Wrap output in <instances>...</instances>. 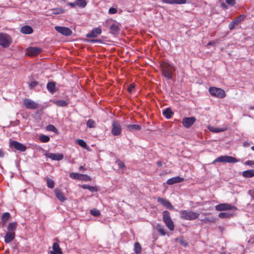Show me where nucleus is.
I'll use <instances>...</instances> for the list:
<instances>
[{
	"instance_id": "obj_1",
	"label": "nucleus",
	"mask_w": 254,
	"mask_h": 254,
	"mask_svg": "<svg viewBox=\"0 0 254 254\" xmlns=\"http://www.w3.org/2000/svg\"><path fill=\"white\" fill-rule=\"evenodd\" d=\"M180 217L185 220H193L197 219L199 214L191 210H181L179 211Z\"/></svg>"
},
{
	"instance_id": "obj_2",
	"label": "nucleus",
	"mask_w": 254,
	"mask_h": 254,
	"mask_svg": "<svg viewBox=\"0 0 254 254\" xmlns=\"http://www.w3.org/2000/svg\"><path fill=\"white\" fill-rule=\"evenodd\" d=\"M163 75L168 79H171L173 77L174 67L170 64L164 63L161 64Z\"/></svg>"
},
{
	"instance_id": "obj_3",
	"label": "nucleus",
	"mask_w": 254,
	"mask_h": 254,
	"mask_svg": "<svg viewBox=\"0 0 254 254\" xmlns=\"http://www.w3.org/2000/svg\"><path fill=\"white\" fill-rule=\"evenodd\" d=\"M162 215L163 221L166 226L170 231H173L175 228V226L171 218L170 212L167 210L164 211L162 212Z\"/></svg>"
},
{
	"instance_id": "obj_4",
	"label": "nucleus",
	"mask_w": 254,
	"mask_h": 254,
	"mask_svg": "<svg viewBox=\"0 0 254 254\" xmlns=\"http://www.w3.org/2000/svg\"><path fill=\"white\" fill-rule=\"evenodd\" d=\"M239 160L236 158L227 155L220 156L215 159L213 162L212 164H215L216 162H223V163H234L239 162Z\"/></svg>"
},
{
	"instance_id": "obj_5",
	"label": "nucleus",
	"mask_w": 254,
	"mask_h": 254,
	"mask_svg": "<svg viewBox=\"0 0 254 254\" xmlns=\"http://www.w3.org/2000/svg\"><path fill=\"white\" fill-rule=\"evenodd\" d=\"M12 42L11 37L5 33H0V45L3 47L6 48L9 46Z\"/></svg>"
},
{
	"instance_id": "obj_6",
	"label": "nucleus",
	"mask_w": 254,
	"mask_h": 254,
	"mask_svg": "<svg viewBox=\"0 0 254 254\" xmlns=\"http://www.w3.org/2000/svg\"><path fill=\"white\" fill-rule=\"evenodd\" d=\"M209 92L212 96L219 98H223L226 96L225 91L218 87H211L209 89Z\"/></svg>"
},
{
	"instance_id": "obj_7",
	"label": "nucleus",
	"mask_w": 254,
	"mask_h": 254,
	"mask_svg": "<svg viewBox=\"0 0 254 254\" xmlns=\"http://www.w3.org/2000/svg\"><path fill=\"white\" fill-rule=\"evenodd\" d=\"M246 17V15L244 14L240 15L239 16L236 17L234 18L233 21L230 23L229 25V29L230 30H232L235 28V27L240 23H241L243 21H244Z\"/></svg>"
},
{
	"instance_id": "obj_8",
	"label": "nucleus",
	"mask_w": 254,
	"mask_h": 254,
	"mask_svg": "<svg viewBox=\"0 0 254 254\" xmlns=\"http://www.w3.org/2000/svg\"><path fill=\"white\" fill-rule=\"evenodd\" d=\"M215 207V209L219 211L237 209L235 206L229 203H220L216 205Z\"/></svg>"
},
{
	"instance_id": "obj_9",
	"label": "nucleus",
	"mask_w": 254,
	"mask_h": 254,
	"mask_svg": "<svg viewBox=\"0 0 254 254\" xmlns=\"http://www.w3.org/2000/svg\"><path fill=\"white\" fill-rule=\"evenodd\" d=\"M122 128L118 122L113 121L112 123V133L115 136H117L121 133Z\"/></svg>"
},
{
	"instance_id": "obj_10",
	"label": "nucleus",
	"mask_w": 254,
	"mask_h": 254,
	"mask_svg": "<svg viewBox=\"0 0 254 254\" xmlns=\"http://www.w3.org/2000/svg\"><path fill=\"white\" fill-rule=\"evenodd\" d=\"M196 121L194 117H186L183 119L182 125L186 128H190Z\"/></svg>"
},
{
	"instance_id": "obj_11",
	"label": "nucleus",
	"mask_w": 254,
	"mask_h": 254,
	"mask_svg": "<svg viewBox=\"0 0 254 254\" xmlns=\"http://www.w3.org/2000/svg\"><path fill=\"white\" fill-rule=\"evenodd\" d=\"M23 104L27 109H36L38 108V104L30 99H25Z\"/></svg>"
},
{
	"instance_id": "obj_12",
	"label": "nucleus",
	"mask_w": 254,
	"mask_h": 254,
	"mask_svg": "<svg viewBox=\"0 0 254 254\" xmlns=\"http://www.w3.org/2000/svg\"><path fill=\"white\" fill-rule=\"evenodd\" d=\"M55 28L57 32L64 36H70L72 34L71 30L68 27L57 26Z\"/></svg>"
},
{
	"instance_id": "obj_13",
	"label": "nucleus",
	"mask_w": 254,
	"mask_h": 254,
	"mask_svg": "<svg viewBox=\"0 0 254 254\" xmlns=\"http://www.w3.org/2000/svg\"><path fill=\"white\" fill-rule=\"evenodd\" d=\"M10 146L14 148L17 150H19L21 152L25 151L26 149V146L24 144L16 141H12L10 142Z\"/></svg>"
},
{
	"instance_id": "obj_14",
	"label": "nucleus",
	"mask_w": 254,
	"mask_h": 254,
	"mask_svg": "<svg viewBox=\"0 0 254 254\" xmlns=\"http://www.w3.org/2000/svg\"><path fill=\"white\" fill-rule=\"evenodd\" d=\"M157 201L161 203L162 205L169 210L174 209V207L171 202L167 199L158 197H157Z\"/></svg>"
},
{
	"instance_id": "obj_15",
	"label": "nucleus",
	"mask_w": 254,
	"mask_h": 254,
	"mask_svg": "<svg viewBox=\"0 0 254 254\" xmlns=\"http://www.w3.org/2000/svg\"><path fill=\"white\" fill-rule=\"evenodd\" d=\"M45 156L53 160L56 161H60L64 158V155L61 153L55 154L53 153H47L45 154Z\"/></svg>"
},
{
	"instance_id": "obj_16",
	"label": "nucleus",
	"mask_w": 254,
	"mask_h": 254,
	"mask_svg": "<svg viewBox=\"0 0 254 254\" xmlns=\"http://www.w3.org/2000/svg\"><path fill=\"white\" fill-rule=\"evenodd\" d=\"M27 51V53L29 55L31 56H34L38 55L39 54H40L42 51V49L40 48L32 47L28 48Z\"/></svg>"
},
{
	"instance_id": "obj_17",
	"label": "nucleus",
	"mask_w": 254,
	"mask_h": 254,
	"mask_svg": "<svg viewBox=\"0 0 254 254\" xmlns=\"http://www.w3.org/2000/svg\"><path fill=\"white\" fill-rule=\"evenodd\" d=\"M102 32V30L100 28H95L86 34V37L88 38H94L97 37Z\"/></svg>"
},
{
	"instance_id": "obj_18",
	"label": "nucleus",
	"mask_w": 254,
	"mask_h": 254,
	"mask_svg": "<svg viewBox=\"0 0 254 254\" xmlns=\"http://www.w3.org/2000/svg\"><path fill=\"white\" fill-rule=\"evenodd\" d=\"M55 193L57 198L62 202L64 201L67 199L64 193L59 189L55 190Z\"/></svg>"
},
{
	"instance_id": "obj_19",
	"label": "nucleus",
	"mask_w": 254,
	"mask_h": 254,
	"mask_svg": "<svg viewBox=\"0 0 254 254\" xmlns=\"http://www.w3.org/2000/svg\"><path fill=\"white\" fill-rule=\"evenodd\" d=\"M52 248L53 250L50 252L51 254H63L62 249L58 243H54Z\"/></svg>"
},
{
	"instance_id": "obj_20",
	"label": "nucleus",
	"mask_w": 254,
	"mask_h": 254,
	"mask_svg": "<svg viewBox=\"0 0 254 254\" xmlns=\"http://www.w3.org/2000/svg\"><path fill=\"white\" fill-rule=\"evenodd\" d=\"M184 178H181L179 176L173 177L168 179L167 181V184L169 185H172L176 183H179L184 181Z\"/></svg>"
},
{
	"instance_id": "obj_21",
	"label": "nucleus",
	"mask_w": 254,
	"mask_h": 254,
	"mask_svg": "<svg viewBox=\"0 0 254 254\" xmlns=\"http://www.w3.org/2000/svg\"><path fill=\"white\" fill-rule=\"evenodd\" d=\"M15 237V233H10L6 232L4 237V241L6 244H8L11 242Z\"/></svg>"
},
{
	"instance_id": "obj_22",
	"label": "nucleus",
	"mask_w": 254,
	"mask_h": 254,
	"mask_svg": "<svg viewBox=\"0 0 254 254\" xmlns=\"http://www.w3.org/2000/svg\"><path fill=\"white\" fill-rule=\"evenodd\" d=\"M17 227V224L16 222H10L8 224L7 229L8 233H15V230Z\"/></svg>"
},
{
	"instance_id": "obj_23",
	"label": "nucleus",
	"mask_w": 254,
	"mask_h": 254,
	"mask_svg": "<svg viewBox=\"0 0 254 254\" xmlns=\"http://www.w3.org/2000/svg\"><path fill=\"white\" fill-rule=\"evenodd\" d=\"M162 2L170 4H182L187 3V0H163Z\"/></svg>"
},
{
	"instance_id": "obj_24",
	"label": "nucleus",
	"mask_w": 254,
	"mask_h": 254,
	"mask_svg": "<svg viewBox=\"0 0 254 254\" xmlns=\"http://www.w3.org/2000/svg\"><path fill=\"white\" fill-rule=\"evenodd\" d=\"M208 128L211 132L218 133L226 130L227 129V127L226 126H224L220 128L209 126Z\"/></svg>"
},
{
	"instance_id": "obj_25",
	"label": "nucleus",
	"mask_w": 254,
	"mask_h": 254,
	"mask_svg": "<svg viewBox=\"0 0 254 254\" xmlns=\"http://www.w3.org/2000/svg\"><path fill=\"white\" fill-rule=\"evenodd\" d=\"M69 177L73 179L82 180L84 177H88V176L77 173L72 172L69 174Z\"/></svg>"
},
{
	"instance_id": "obj_26",
	"label": "nucleus",
	"mask_w": 254,
	"mask_h": 254,
	"mask_svg": "<svg viewBox=\"0 0 254 254\" xmlns=\"http://www.w3.org/2000/svg\"><path fill=\"white\" fill-rule=\"evenodd\" d=\"M33 31L32 27L28 25L23 26L20 28V32L25 34H31Z\"/></svg>"
},
{
	"instance_id": "obj_27",
	"label": "nucleus",
	"mask_w": 254,
	"mask_h": 254,
	"mask_svg": "<svg viewBox=\"0 0 254 254\" xmlns=\"http://www.w3.org/2000/svg\"><path fill=\"white\" fill-rule=\"evenodd\" d=\"M10 217V214L8 212L4 213L2 216L1 218V224L2 226L4 227L6 225L7 220L9 219Z\"/></svg>"
},
{
	"instance_id": "obj_28",
	"label": "nucleus",
	"mask_w": 254,
	"mask_h": 254,
	"mask_svg": "<svg viewBox=\"0 0 254 254\" xmlns=\"http://www.w3.org/2000/svg\"><path fill=\"white\" fill-rule=\"evenodd\" d=\"M141 129V126L138 125H128L127 126V129L129 131H138Z\"/></svg>"
},
{
	"instance_id": "obj_29",
	"label": "nucleus",
	"mask_w": 254,
	"mask_h": 254,
	"mask_svg": "<svg viewBox=\"0 0 254 254\" xmlns=\"http://www.w3.org/2000/svg\"><path fill=\"white\" fill-rule=\"evenodd\" d=\"M244 178H250L254 177V169L248 170L242 172Z\"/></svg>"
},
{
	"instance_id": "obj_30",
	"label": "nucleus",
	"mask_w": 254,
	"mask_h": 254,
	"mask_svg": "<svg viewBox=\"0 0 254 254\" xmlns=\"http://www.w3.org/2000/svg\"><path fill=\"white\" fill-rule=\"evenodd\" d=\"M55 104H56L58 106L60 107H65L67 106L69 103V101L68 100H56L54 102Z\"/></svg>"
},
{
	"instance_id": "obj_31",
	"label": "nucleus",
	"mask_w": 254,
	"mask_h": 254,
	"mask_svg": "<svg viewBox=\"0 0 254 254\" xmlns=\"http://www.w3.org/2000/svg\"><path fill=\"white\" fill-rule=\"evenodd\" d=\"M50 11L52 12L51 13V14H55V15L62 14L65 12L64 9L63 8H53V9H51Z\"/></svg>"
},
{
	"instance_id": "obj_32",
	"label": "nucleus",
	"mask_w": 254,
	"mask_h": 254,
	"mask_svg": "<svg viewBox=\"0 0 254 254\" xmlns=\"http://www.w3.org/2000/svg\"><path fill=\"white\" fill-rule=\"evenodd\" d=\"M111 32L113 34H116L118 33L119 30V27L117 23H114L110 26Z\"/></svg>"
},
{
	"instance_id": "obj_33",
	"label": "nucleus",
	"mask_w": 254,
	"mask_h": 254,
	"mask_svg": "<svg viewBox=\"0 0 254 254\" xmlns=\"http://www.w3.org/2000/svg\"><path fill=\"white\" fill-rule=\"evenodd\" d=\"M47 88L49 92L54 93L56 90V85L54 82H49L47 83Z\"/></svg>"
},
{
	"instance_id": "obj_34",
	"label": "nucleus",
	"mask_w": 254,
	"mask_h": 254,
	"mask_svg": "<svg viewBox=\"0 0 254 254\" xmlns=\"http://www.w3.org/2000/svg\"><path fill=\"white\" fill-rule=\"evenodd\" d=\"M173 114V113L170 108H167L163 112V116L168 119H170L172 117Z\"/></svg>"
},
{
	"instance_id": "obj_35",
	"label": "nucleus",
	"mask_w": 254,
	"mask_h": 254,
	"mask_svg": "<svg viewBox=\"0 0 254 254\" xmlns=\"http://www.w3.org/2000/svg\"><path fill=\"white\" fill-rule=\"evenodd\" d=\"M200 220L205 224L210 223H213L215 221V219L214 217H205L204 219H200Z\"/></svg>"
},
{
	"instance_id": "obj_36",
	"label": "nucleus",
	"mask_w": 254,
	"mask_h": 254,
	"mask_svg": "<svg viewBox=\"0 0 254 254\" xmlns=\"http://www.w3.org/2000/svg\"><path fill=\"white\" fill-rule=\"evenodd\" d=\"M134 251L135 254H139L141 252V247L138 242H136L134 245Z\"/></svg>"
},
{
	"instance_id": "obj_37",
	"label": "nucleus",
	"mask_w": 254,
	"mask_h": 254,
	"mask_svg": "<svg viewBox=\"0 0 254 254\" xmlns=\"http://www.w3.org/2000/svg\"><path fill=\"white\" fill-rule=\"evenodd\" d=\"M75 2L76 5L81 8H84L87 5V2L85 0H76Z\"/></svg>"
},
{
	"instance_id": "obj_38",
	"label": "nucleus",
	"mask_w": 254,
	"mask_h": 254,
	"mask_svg": "<svg viewBox=\"0 0 254 254\" xmlns=\"http://www.w3.org/2000/svg\"><path fill=\"white\" fill-rule=\"evenodd\" d=\"M39 139L42 142L46 143L50 140V137L47 135L42 134L39 136Z\"/></svg>"
},
{
	"instance_id": "obj_39",
	"label": "nucleus",
	"mask_w": 254,
	"mask_h": 254,
	"mask_svg": "<svg viewBox=\"0 0 254 254\" xmlns=\"http://www.w3.org/2000/svg\"><path fill=\"white\" fill-rule=\"evenodd\" d=\"M76 142L80 146L84 148H86L87 147V145L85 141L83 139H79L76 140Z\"/></svg>"
},
{
	"instance_id": "obj_40",
	"label": "nucleus",
	"mask_w": 254,
	"mask_h": 254,
	"mask_svg": "<svg viewBox=\"0 0 254 254\" xmlns=\"http://www.w3.org/2000/svg\"><path fill=\"white\" fill-rule=\"evenodd\" d=\"M46 179L47 180L48 187L50 189L54 188L55 186V182L54 181L49 178H47Z\"/></svg>"
},
{
	"instance_id": "obj_41",
	"label": "nucleus",
	"mask_w": 254,
	"mask_h": 254,
	"mask_svg": "<svg viewBox=\"0 0 254 254\" xmlns=\"http://www.w3.org/2000/svg\"><path fill=\"white\" fill-rule=\"evenodd\" d=\"M156 228L159 233L162 236L166 235V232L163 227L160 224H158L156 226Z\"/></svg>"
},
{
	"instance_id": "obj_42",
	"label": "nucleus",
	"mask_w": 254,
	"mask_h": 254,
	"mask_svg": "<svg viewBox=\"0 0 254 254\" xmlns=\"http://www.w3.org/2000/svg\"><path fill=\"white\" fill-rule=\"evenodd\" d=\"M46 129L48 131H52L55 133H57L58 131V130L56 128V127L54 125H49L47 126L46 127Z\"/></svg>"
},
{
	"instance_id": "obj_43",
	"label": "nucleus",
	"mask_w": 254,
	"mask_h": 254,
	"mask_svg": "<svg viewBox=\"0 0 254 254\" xmlns=\"http://www.w3.org/2000/svg\"><path fill=\"white\" fill-rule=\"evenodd\" d=\"M86 126L89 128H93L95 127V123L93 120L89 119L86 123Z\"/></svg>"
},
{
	"instance_id": "obj_44",
	"label": "nucleus",
	"mask_w": 254,
	"mask_h": 254,
	"mask_svg": "<svg viewBox=\"0 0 254 254\" xmlns=\"http://www.w3.org/2000/svg\"><path fill=\"white\" fill-rule=\"evenodd\" d=\"M82 188L85 189H87L92 192L97 191L96 187L93 186L84 185L83 186Z\"/></svg>"
},
{
	"instance_id": "obj_45",
	"label": "nucleus",
	"mask_w": 254,
	"mask_h": 254,
	"mask_svg": "<svg viewBox=\"0 0 254 254\" xmlns=\"http://www.w3.org/2000/svg\"><path fill=\"white\" fill-rule=\"evenodd\" d=\"M231 215L230 214L227 212H220L218 216L221 218H225L230 217Z\"/></svg>"
},
{
	"instance_id": "obj_46",
	"label": "nucleus",
	"mask_w": 254,
	"mask_h": 254,
	"mask_svg": "<svg viewBox=\"0 0 254 254\" xmlns=\"http://www.w3.org/2000/svg\"><path fill=\"white\" fill-rule=\"evenodd\" d=\"M116 163L119 166V168L122 169H125L126 168V166L124 163L120 160H117L116 161Z\"/></svg>"
},
{
	"instance_id": "obj_47",
	"label": "nucleus",
	"mask_w": 254,
	"mask_h": 254,
	"mask_svg": "<svg viewBox=\"0 0 254 254\" xmlns=\"http://www.w3.org/2000/svg\"><path fill=\"white\" fill-rule=\"evenodd\" d=\"M90 213L94 216H98L100 215V212L99 210L96 209H93L90 210Z\"/></svg>"
},
{
	"instance_id": "obj_48",
	"label": "nucleus",
	"mask_w": 254,
	"mask_h": 254,
	"mask_svg": "<svg viewBox=\"0 0 254 254\" xmlns=\"http://www.w3.org/2000/svg\"><path fill=\"white\" fill-rule=\"evenodd\" d=\"M245 164L250 166L251 167L254 168V161L248 160L245 162Z\"/></svg>"
},
{
	"instance_id": "obj_49",
	"label": "nucleus",
	"mask_w": 254,
	"mask_h": 254,
	"mask_svg": "<svg viewBox=\"0 0 254 254\" xmlns=\"http://www.w3.org/2000/svg\"><path fill=\"white\" fill-rule=\"evenodd\" d=\"M87 41L91 43H102V41L100 39H89L87 40Z\"/></svg>"
},
{
	"instance_id": "obj_50",
	"label": "nucleus",
	"mask_w": 254,
	"mask_h": 254,
	"mask_svg": "<svg viewBox=\"0 0 254 254\" xmlns=\"http://www.w3.org/2000/svg\"><path fill=\"white\" fill-rule=\"evenodd\" d=\"M226 2L229 5L233 6L236 3L235 0H226Z\"/></svg>"
},
{
	"instance_id": "obj_51",
	"label": "nucleus",
	"mask_w": 254,
	"mask_h": 254,
	"mask_svg": "<svg viewBox=\"0 0 254 254\" xmlns=\"http://www.w3.org/2000/svg\"><path fill=\"white\" fill-rule=\"evenodd\" d=\"M117 12V9L114 7H110L109 9V13L113 14Z\"/></svg>"
},
{
	"instance_id": "obj_52",
	"label": "nucleus",
	"mask_w": 254,
	"mask_h": 254,
	"mask_svg": "<svg viewBox=\"0 0 254 254\" xmlns=\"http://www.w3.org/2000/svg\"><path fill=\"white\" fill-rule=\"evenodd\" d=\"M38 83L36 81H32L31 83L29 84V86L30 88H34L38 85Z\"/></svg>"
},
{
	"instance_id": "obj_53",
	"label": "nucleus",
	"mask_w": 254,
	"mask_h": 254,
	"mask_svg": "<svg viewBox=\"0 0 254 254\" xmlns=\"http://www.w3.org/2000/svg\"><path fill=\"white\" fill-rule=\"evenodd\" d=\"M134 85L133 84H130L128 87L127 90L129 92L131 93L132 90L134 88Z\"/></svg>"
},
{
	"instance_id": "obj_54",
	"label": "nucleus",
	"mask_w": 254,
	"mask_h": 254,
	"mask_svg": "<svg viewBox=\"0 0 254 254\" xmlns=\"http://www.w3.org/2000/svg\"><path fill=\"white\" fill-rule=\"evenodd\" d=\"M67 5L71 6L72 8L75 7L76 5L75 1L74 2H68Z\"/></svg>"
},
{
	"instance_id": "obj_55",
	"label": "nucleus",
	"mask_w": 254,
	"mask_h": 254,
	"mask_svg": "<svg viewBox=\"0 0 254 254\" xmlns=\"http://www.w3.org/2000/svg\"><path fill=\"white\" fill-rule=\"evenodd\" d=\"M221 6L223 8H224V9H228V7H227V5L225 3L223 2V3H221Z\"/></svg>"
},
{
	"instance_id": "obj_56",
	"label": "nucleus",
	"mask_w": 254,
	"mask_h": 254,
	"mask_svg": "<svg viewBox=\"0 0 254 254\" xmlns=\"http://www.w3.org/2000/svg\"><path fill=\"white\" fill-rule=\"evenodd\" d=\"M157 165L158 166H162L163 165V162L162 161H158Z\"/></svg>"
},
{
	"instance_id": "obj_57",
	"label": "nucleus",
	"mask_w": 254,
	"mask_h": 254,
	"mask_svg": "<svg viewBox=\"0 0 254 254\" xmlns=\"http://www.w3.org/2000/svg\"><path fill=\"white\" fill-rule=\"evenodd\" d=\"M215 42H214V41H211V42H209L208 43L207 45H208V46H211V45H214V44H215Z\"/></svg>"
},
{
	"instance_id": "obj_58",
	"label": "nucleus",
	"mask_w": 254,
	"mask_h": 254,
	"mask_svg": "<svg viewBox=\"0 0 254 254\" xmlns=\"http://www.w3.org/2000/svg\"><path fill=\"white\" fill-rule=\"evenodd\" d=\"M4 156V152L2 150H0V157H3Z\"/></svg>"
},
{
	"instance_id": "obj_59",
	"label": "nucleus",
	"mask_w": 254,
	"mask_h": 254,
	"mask_svg": "<svg viewBox=\"0 0 254 254\" xmlns=\"http://www.w3.org/2000/svg\"><path fill=\"white\" fill-rule=\"evenodd\" d=\"M248 193H249V194H250L252 196H253V194H252V193L254 194V190H253V191H252V190H250L249 191V192H248Z\"/></svg>"
},
{
	"instance_id": "obj_60",
	"label": "nucleus",
	"mask_w": 254,
	"mask_h": 254,
	"mask_svg": "<svg viewBox=\"0 0 254 254\" xmlns=\"http://www.w3.org/2000/svg\"><path fill=\"white\" fill-rule=\"evenodd\" d=\"M79 170H84L85 168H84V166H81L79 167Z\"/></svg>"
},
{
	"instance_id": "obj_61",
	"label": "nucleus",
	"mask_w": 254,
	"mask_h": 254,
	"mask_svg": "<svg viewBox=\"0 0 254 254\" xmlns=\"http://www.w3.org/2000/svg\"><path fill=\"white\" fill-rule=\"evenodd\" d=\"M249 109L250 110H254V106H251Z\"/></svg>"
},
{
	"instance_id": "obj_62",
	"label": "nucleus",
	"mask_w": 254,
	"mask_h": 254,
	"mask_svg": "<svg viewBox=\"0 0 254 254\" xmlns=\"http://www.w3.org/2000/svg\"><path fill=\"white\" fill-rule=\"evenodd\" d=\"M251 149L253 151H254V146H253L251 147Z\"/></svg>"
},
{
	"instance_id": "obj_63",
	"label": "nucleus",
	"mask_w": 254,
	"mask_h": 254,
	"mask_svg": "<svg viewBox=\"0 0 254 254\" xmlns=\"http://www.w3.org/2000/svg\"><path fill=\"white\" fill-rule=\"evenodd\" d=\"M246 144H248V143L244 142V146H246Z\"/></svg>"
}]
</instances>
